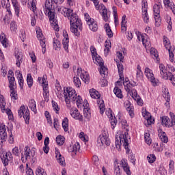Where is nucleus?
<instances>
[{
	"mask_svg": "<svg viewBox=\"0 0 175 175\" xmlns=\"http://www.w3.org/2000/svg\"><path fill=\"white\" fill-rule=\"evenodd\" d=\"M62 14L64 17H70V31L75 35V36H80V31L83 29L81 27V20L79 19L77 14H73V10L63 8L62 9Z\"/></svg>",
	"mask_w": 175,
	"mask_h": 175,
	"instance_id": "nucleus-1",
	"label": "nucleus"
},
{
	"mask_svg": "<svg viewBox=\"0 0 175 175\" xmlns=\"http://www.w3.org/2000/svg\"><path fill=\"white\" fill-rule=\"evenodd\" d=\"M64 96L68 109H70V102L75 105L76 103L77 107L80 109L83 105V99L81 96H77L76 90L72 88H66L64 89Z\"/></svg>",
	"mask_w": 175,
	"mask_h": 175,
	"instance_id": "nucleus-2",
	"label": "nucleus"
},
{
	"mask_svg": "<svg viewBox=\"0 0 175 175\" xmlns=\"http://www.w3.org/2000/svg\"><path fill=\"white\" fill-rule=\"evenodd\" d=\"M160 75L161 78L164 80H170L172 84L175 85V75H173L170 71L167 69V66L165 67L163 64L159 65Z\"/></svg>",
	"mask_w": 175,
	"mask_h": 175,
	"instance_id": "nucleus-3",
	"label": "nucleus"
},
{
	"mask_svg": "<svg viewBox=\"0 0 175 175\" xmlns=\"http://www.w3.org/2000/svg\"><path fill=\"white\" fill-rule=\"evenodd\" d=\"M96 7V10H102L101 16L104 21H107L109 20V15H107V9L105 7V5L100 4L98 0H92Z\"/></svg>",
	"mask_w": 175,
	"mask_h": 175,
	"instance_id": "nucleus-4",
	"label": "nucleus"
},
{
	"mask_svg": "<svg viewBox=\"0 0 175 175\" xmlns=\"http://www.w3.org/2000/svg\"><path fill=\"white\" fill-rule=\"evenodd\" d=\"M122 137L121 136H120V142L118 141H116L115 144H116V148H118L120 150V148H121V143L122 142L123 143V146H124V148L126 150V154H129V148L128 147V146H129V143L128 142V138L126 137V133H124V135H122Z\"/></svg>",
	"mask_w": 175,
	"mask_h": 175,
	"instance_id": "nucleus-5",
	"label": "nucleus"
},
{
	"mask_svg": "<svg viewBox=\"0 0 175 175\" xmlns=\"http://www.w3.org/2000/svg\"><path fill=\"white\" fill-rule=\"evenodd\" d=\"M18 114L19 118H21L23 117L25 124L28 125L29 124V110L28 109H25V106L22 105L18 111Z\"/></svg>",
	"mask_w": 175,
	"mask_h": 175,
	"instance_id": "nucleus-6",
	"label": "nucleus"
},
{
	"mask_svg": "<svg viewBox=\"0 0 175 175\" xmlns=\"http://www.w3.org/2000/svg\"><path fill=\"white\" fill-rule=\"evenodd\" d=\"M94 58H95L96 62H97V64L100 66V70H99L100 75L103 77H105V76H107V73H108L107 68L105 66V64L103 63V59H102V57H100V56L98 57V55H96Z\"/></svg>",
	"mask_w": 175,
	"mask_h": 175,
	"instance_id": "nucleus-7",
	"label": "nucleus"
},
{
	"mask_svg": "<svg viewBox=\"0 0 175 175\" xmlns=\"http://www.w3.org/2000/svg\"><path fill=\"white\" fill-rule=\"evenodd\" d=\"M171 121L170 119L167 118V116H163L161 118V124L164 125V126H173L175 125V115L174 113H170Z\"/></svg>",
	"mask_w": 175,
	"mask_h": 175,
	"instance_id": "nucleus-8",
	"label": "nucleus"
},
{
	"mask_svg": "<svg viewBox=\"0 0 175 175\" xmlns=\"http://www.w3.org/2000/svg\"><path fill=\"white\" fill-rule=\"evenodd\" d=\"M48 16L49 17V20L51 21V25L55 31H59V27H58V23H57V21H55V14L51 10L48 11Z\"/></svg>",
	"mask_w": 175,
	"mask_h": 175,
	"instance_id": "nucleus-9",
	"label": "nucleus"
},
{
	"mask_svg": "<svg viewBox=\"0 0 175 175\" xmlns=\"http://www.w3.org/2000/svg\"><path fill=\"white\" fill-rule=\"evenodd\" d=\"M97 143L101 146H110V139L106 133H103L98 137Z\"/></svg>",
	"mask_w": 175,
	"mask_h": 175,
	"instance_id": "nucleus-10",
	"label": "nucleus"
},
{
	"mask_svg": "<svg viewBox=\"0 0 175 175\" xmlns=\"http://www.w3.org/2000/svg\"><path fill=\"white\" fill-rule=\"evenodd\" d=\"M144 73L146 77L150 79L152 85L155 87V85H157V81H155V77H154V74L152 73V70L146 67L145 68Z\"/></svg>",
	"mask_w": 175,
	"mask_h": 175,
	"instance_id": "nucleus-11",
	"label": "nucleus"
},
{
	"mask_svg": "<svg viewBox=\"0 0 175 175\" xmlns=\"http://www.w3.org/2000/svg\"><path fill=\"white\" fill-rule=\"evenodd\" d=\"M0 108L2 113H6L8 116L12 114V110L10 109H6V102L5 101V98H3V96H0Z\"/></svg>",
	"mask_w": 175,
	"mask_h": 175,
	"instance_id": "nucleus-12",
	"label": "nucleus"
},
{
	"mask_svg": "<svg viewBox=\"0 0 175 175\" xmlns=\"http://www.w3.org/2000/svg\"><path fill=\"white\" fill-rule=\"evenodd\" d=\"M63 36H64L63 39V47L66 53H69V37L68 36V33L64 31Z\"/></svg>",
	"mask_w": 175,
	"mask_h": 175,
	"instance_id": "nucleus-13",
	"label": "nucleus"
},
{
	"mask_svg": "<svg viewBox=\"0 0 175 175\" xmlns=\"http://www.w3.org/2000/svg\"><path fill=\"white\" fill-rule=\"evenodd\" d=\"M0 136H1V143H3V142H6V139H8V133H6V127L5 125L0 126Z\"/></svg>",
	"mask_w": 175,
	"mask_h": 175,
	"instance_id": "nucleus-14",
	"label": "nucleus"
},
{
	"mask_svg": "<svg viewBox=\"0 0 175 175\" xmlns=\"http://www.w3.org/2000/svg\"><path fill=\"white\" fill-rule=\"evenodd\" d=\"M55 157L57 162L60 165H62V166H64V165H65V158L62 157V155L61 154V152H59V150H58L57 148H55Z\"/></svg>",
	"mask_w": 175,
	"mask_h": 175,
	"instance_id": "nucleus-15",
	"label": "nucleus"
},
{
	"mask_svg": "<svg viewBox=\"0 0 175 175\" xmlns=\"http://www.w3.org/2000/svg\"><path fill=\"white\" fill-rule=\"evenodd\" d=\"M70 115L75 120H79V121H83V116L80 115V112L77 109H74L70 111Z\"/></svg>",
	"mask_w": 175,
	"mask_h": 175,
	"instance_id": "nucleus-16",
	"label": "nucleus"
},
{
	"mask_svg": "<svg viewBox=\"0 0 175 175\" xmlns=\"http://www.w3.org/2000/svg\"><path fill=\"white\" fill-rule=\"evenodd\" d=\"M131 94L132 98L136 100L137 105H139V106H143V100L137 95V92L135 90H131Z\"/></svg>",
	"mask_w": 175,
	"mask_h": 175,
	"instance_id": "nucleus-17",
	"label": "nucleus"
},
{
	"mask_svg": "<svg viewBox=\"0 0 175 175\" xmlns=\"http://www.w3.org/2000/svg\"><path fill=\"white\" fill-rule=\"evenodd\" d=\"M24 150H25L24 155L25 157V161H27V159H31V157H35V152H32V151H31V148H29L28 146H25Z\"/></svg>",
	"mask_w": 175,
	"mask_h": 175,
	"instance_id": "nucleus-18",
	"label": "nucleus"
},
{
	"mask_svg": "<svg viewBox=\"0 0 175 175\" xmlns=\"http://www.w3.org/2000/svg\"><path fill=\"white\" fill-rule=\"evenodd\" d=\"M158 136L163 143H167V142H169V138L166 136V133L162 131V129H159L158 130Z\"/></svg>",
	"mask_w": 175,
	"mask_h": 175,
	"instance_id": "nucleus-19",
	"label": "nucleus"
},
{
	"mask_svg": "<svg viewBox=\"0 0 175 175\" xmlns=\"http://www.w3.org/2000/svg\"><path fill=\"white\" fill-rule=\"evenodd\" d=\"M124 106L126 107V111H129L130 117L133 118V106L132 105V104H131V102L126 101L124 103Z\"/></svg>",
	"mask_w": 175,
	"mask_h": 175,
	"instance_id": "nucleus-20",
	"label": "nucleus"
},
{
	"mask_svg": "<svg viewBox=\"0 0 175 175\" xmlns=\"http://www.w3.org/2000/svg\"><path fill=\"white\" fill-rule=\"evenodd\" d=\"M117 66H118V73H119V77H120V80H122L124 81V66L122 65V64H121V62H118L117 64Z\"/></svg>",
	"mask_w": 175,
	"mask_h": 175,
	"instance_id": "nucleus-21",
	"label": "nucleus"
},
{
	"mask_svg": "<svg viewBox=\"0 0 175 175\" xmlns=\"http://www.w3.org/2000/svg\"><path fill=\"white\" fill-rule=\"evenodd\" d=\"M15 57L16 59V66H18V68H20L21 64H23V54H21V53L18 52L15 54Z\"/></svg>",
	"mask_w": 175,
	"mask_h": 175,
	"instance_id": "nucleus-22",
	"label": "nucleus"
},
{
	"mask_svg": "<svg viewBox=\"0 0 175 175\" xmlns=\"http://www.w3.org/2000/svg\"><path fill=\"white\" fill-rule=\"evenodd\" d=\"M91 98L93 99H99L100 98V94L95 89H90L89 91Z\"/></svg>",
	"mask_w": 175,
	"mask_h": 175,
	"instance_id": "nucleus-23",
	"label": "nucleus"
},
{
	"mask_svg": "<svg viewBox=\"0 0 175 175\" xmlns=\"http://www.w3.org/2000/svg\"><path fill=\"white\" fill-rule=\"evenodd\" d=\"M12 3L15 10L16 14L17 17H18L20 14V5H18V2L17 1V0H12Z\"/></svg>",
	"mask_w": 175,
	"mask_h": 175,
	"instance_id": "nucleus-24",
	"label": "nucleus"
},
{
	"mask_svg": "<svg viewBox=\"0 0 175 175\" xmlns=\"http://www.w3.org/2000/svg\"><path fill=\"white\" fill-rule=\"evenodd\" d=\"M1 5L4 9L7 10L9 14H12V12L10 11V3L9 2V0H1Z\"/></svg>",
	"mask_w": 175,
	"mask_h": 175,
	"instance_id": "nucleus-25",
	"label": "nucleus"
},
{
	"mask_svg": "<svg viewBox=\"0 0 175 175\" xmlns=\"http://www.w3.org/2000/svg\"><path fill=\"white\" fill-rule=\"evenodd\" d=\"M88 25L89 26L90 29L93 31V32H96L98 31V24L96 22L92 21L91 22H88Z\"/></svg>",
	"mask_w": 175,
	"mask_h": 175,
	"instance_id": "nucleus-26",
	"label": "nucleus"
},
{
	"mask_svg": "<svg viewBox=\"0 0 175 175\" xmlns=\"http://www.w3.org/2000/svg\"><path fill=\"white\" fill-rule=\"evenodd\" d=\"M165 6H167V8H170L171 10H172V13L175 16V5L173 3H171L170 0H164L163 1Z\"/></svg>",
	"mask_w": 175,
	"mask_h": 175,
	"instance_id": "nucleus-27",
	"label": "nucleus"
},
{
	"mask_svg": "<svg viewBox=\"0 0 175 175\" xmlns=\"http://www.w3.org/2000/svg\"><path fill=\"white\" fill-rule=\"evenodd\" d=\"M64 132L69 131V120L68 118H64L62 123Z\"/></svg>",
	"mask_w": 175,
	"mask_h": 175,
	"instance_id": "nucleus-28",
	"label": "nucleus"
},
{
	"mask_svg": "<svg viewBox=\"0 0 175 175\" xmlns=\"http://www.w3.org/2000/svg\"><path fill=\"white\" fill-rule=\"evenodd\" d=\"M105 49H104V53L106 57V55L109 54V51H110V49H111V42H110V40L105 41Z\"/></svg>",
	"mask_w": 175,
	"mask_h": 175,
	"instance_id": "nucleus-29",
	"label": "nucleus"
},
{
	"mask_svg": "<svg viewBox=\"0 0 175 175\" xmlns=\"http://www.w3.org/2000/svg\"><path fill=\"white\" fill-rule=\"evenodd\" d=\"M0 41L3 47H8V39L5 33H1L0 35Z\"/></svg>",
	"mask_w": 175,
	"mask_h": 175,
	"instance_id": "nucleus-30",
	"label": "nucleus"
},
{
	"mask_svg": "<svg viewBox=\"0 0 175 175\" xmlns=\"http://www.w3.org/2000/svg\"><path fill=\"white\" fill-rule=\"evenodd\" d=\"M147 0H142V17L148 16L147 12Z\"/></svg>",
	"mask_w": 175,
	"mask_h": 175,
	"instance_id": "nucleus-31",
	"label": "nucleus"
},
{
	"mask_svg": "<svg viewBox=\"0 0 175 175\" xmlns=\"http://www.w3.org/2000/svg\"><path fill=\"white\" fill-rule=\"evenodd\" d=\"M81 79L85 84H88V83H90V75L87 72H84L81 74Z\"/></svg>",
	"mask_w": 175,
	"mask_h": 175,
	"instance_id": "nucleus-32",
	"label": "nucleus"
},
{
	"mask_svg": "<svg viewBox=\"0 0 175 175\" xmlns=\"http://www.w3.org/2000/svg\"><path fill=\"white\" fill-rule=\"evenodd\" d=\"M29 107L31 109V111H33L35 114L38 113V111L36 110V102H35V100H30Z\"/></svg>",
	"mask_w": 175,
	"mask_h": 175,
	"instance_id": "nucleus-33",
	"label": "nucleus"
},
{
	"mask_svg": "<svg viewBox=\"0 0 175 175\" xmlns=\"http://www.w3.org/2000/svg\"><path fill=\"white\" fill-rule=\"evenodd\" d=\"M43 87V91H44V98L45 99V100H49V84H44L42 85Z\"/></svg>",
	"mask_w": 175,
	"mask_h": 175,
	"instance_id": "nucleus-34",
	"label": "nucleus"
},
{
	"mask_svg": "<svg viewBox=\"0 0 175 175\" xmlns=\"http://www.w3.org/2000/svg\"><path fill=\"white\" fill-rule=\"evenodd\" d=\"M113 92L117 98H119L120 99H122V98H124L122 92L121 91V89L118 88V87H115L113 89Z\"/></svg>",
	"mask_w": 175,
	"mask_h": 175,
	"instance_id": "nucleus-35",
	"label": "nucleus"
},
{
	"mask_svg": "<svg viewBox=\"0 0 175 175\" xmlns=\"http://www.w3.org/2000/svg\"><path fill=\"white\" fill-rule=\"evenodd\" d=\"M83 114L85 118H86L87 121H90L91 118V109L90 108H84L83 109Z\"/></svg>",
	"mask_w": 175,
	"mask_h": 175,
	"instance_id": "nucleus-36",
	"label": "nucleus"
},
{
	"mask_svg": "<svg viewBox=\"0 0 175 175\" xmlns=\"http://www.w3.org/2000/svg\"><path fill=\"white\" fill-rule=\"evenodd\" d=\"M8 81L10 90H13L16 85V78L14 77H10L8 78Z\"/></svg>",
	"mask_w": 175,
	"mask_h": 175,
	"instance_id": "nucleus-37",
	"label": "nucleus"
},
{
	"mask_svg": "<svg viewBox=\"0 0 175 175\" xmlns=\"http://www.w3.org/2000/svg\"><path fill=\"white\" fill-rule=\"evenodd\" d=\"M105 29L106 31L107 35L109 38H113V31H111V29L110 28V25L107 23L105 25Z\"/></svg>",
	"mask_w": 175,
	"mask_h": 175,
	"instance_id": "nucleus-38",
	"label": "nucleus"
},
{
	"mask_svg": "<svg viewBox=\"0 0 175 175\" xmlns=\"http://www.w3.org/2000/svg\"><path fill=\"white\" fill-rule=\"evenodd\" d=\"M53 47L55 50H61V42L57 38H53Z\"/></svg>",
	"mask_w": 175,
	"mask_h": 175,
	"instance_id": "nucleus-39",
	"label": "nucleus"
},
{
	"mask_svg": "<svg viewBox=\"0 0 175 175\" xmlns=\"http://www.w3.org/2000/svg\"><path fill=\"white\" fill-rule=\"evenodd\" d=\"M122 31H126V16L124 15L121 22Z\"/></svg>",
	"mask_w": 175,
	"mask_h": 175,
	"instance_id": "nucleus-40",
	"label": "nucleus"
},
{
	"mask_svg": "<svg viewBox=\"0 0 175 175\" xmlns=\"http://www.w3.org/2000/svg\"><path fill=\"white\" fill-rule=\"evenodd\" d=\"M52 5L50 3V1L46 0L44 9L46 10L44 11L45 14H47V12L51 10Z\"/></svg>",
	"mask_w": 175,
	"mask_h": 175,
	"instance_id": "nucleus-41",
	"label": "nucleus"
},
{
	"mask_svg": "<svg viewBox=\"0 0 175 175\" xmlns=\"http://www.w3.org/2000/svg\"><path fill=\"white\" fill-rule=\"evenodd\" d=\"M98 104L99 105V109H100V112L101 114H103V113H105V103L103 101V100H97Z\"/></svg>",
	"mask_w": 175,
	"mask_h": 175,
	"instance_id": "nucleus-42",
	"label": "nucleus"
},
{
	"mask_svg": "<svg viewBox=\"0 0 175 175\" xmlns=\"http://www.w3.org/2000/svg\"><path fill=\"white\" fill-rule=\"evenodd\" d=\"M64 142H65V137L62 135H59L56 137V143L59 146H62L64 144Z\"/></svg>",
	"mask_w": 175,
	"mask_h": 175,
	"instance_id": "nucleus-43",
	"label": "nucleus"
},
{
	"mask_svg": "<svg viewBox=\"0 0 175 175\" xmlns=\"http://www.w3.org/2000/svg\"><path fill=\"white\" fill-rule=\"evenodd\" d=\"M10 96L12 99H14V100H17V99H18L17 93L16 92V90H14V88H13L12 90L10 89Z\"/></svg>",
	"mask_w": 175,
	"mask_h": 175,
	"instance_id": "nucleus-44",
	"label": "nucleus"
},
{
	"mask_svg": "<svg viewBox=\"0 0 175 175\" xmlns=\"http://www.w3.org/2000/svg\"><path fill=\"white\" fill-rule=\"evenodd\" d=\"M27 83L29 88H31L33 84V80L32 79V76L31 74H28L27 76Z\"/></svg>",
	"mask_w": 175,
	"mask_h": 175,
	"instance_id": "nucleus-45",
	"label": "nucleus"
},
{
	"mask_svg": "<svg viewBox=\"0 0 175 175\" xmlns=\"http://www.w3.org/2000/svg\"><path fill=\"white\" fill-rule=\"evenodd\" d=\"M74 84L77 88H80L81 86V81H80L79 77H74Z\"/></svg>",
	"mask_w": 175,
	"mask_h": 175,
	"instance_id": "nucleus-46",
	"label": "nucleus"
},
{
	"mask_svg": "<svg viewBox=\"0 0 175 175\" xmlns=\"http://www.w3.org/2000/svg\"><path fill=\"white\" fill-rule=\"evenodd\" d=\"M109 118H111L110 123L112 126V129H114V128H116V125H117V119L116 118H113V113H111Z\"/></svg>",
	"mask_w": 175,
	"mask_h": 175,
	"instance_id": "nucleus-47",
	"label": "nucleus"
},
{
	"mask_svg": "<svg viewBox=\"0 0 175 175\" xmlns=\"http://www.w3.org/2000/svg\"><path fill=\"white\" fill-rule=\"evenodd\" d=\"M40 44L42 49V54H44L46 53V40H44V38L40 39Z\"/></svg>",
	"mask_w": 175,
	"mask_h": 175,
	"instance_id": "nucleus-48",
	"label": "nucleus"
},
{
	"mask_svg": "<svg viewBox=\"0 0 175 175\" xmlns=\"http://www.w3.org/2000/svg\"><path fill=\"white\" fill-rule=\"evenodd\" d=\"M36 175H47L46 172L44 171V169L38 167L36 170Z\"/></svg>",
	"mask_w": 175,
	"mask_h": 175,
	"instance_id": "nucleus-49",
	"label": "nucleus"
},
{
	"mask_svg": "<svg viewBox=\"0 0 175 175\" xmlns=\"http://www.w3.org/2000/svg\"><path fill=\"white\" fill-rule=\"evenodd\" d=\"M52 107L56 114H58V112L59 111V107L58 106V104L55 101L52 100Z\"/></svg>",
	"mask_w": 175,
	"mask_h": 175,
	"instance_id": "nucleus-50",
	"label": "nucleus"
},
{
	"mask_svg": "<svg viewBox=\"0 0 175 175\" xmlns=\"http://www.w3.org/2000/svg\"><path fill=\"white\" fill-rule=\"evenodd\" d=\"M157 157H155V154H149L147 157V160L149 163H154V161H156Z\"/></svg>",
	"mask_w": 175,
	"mask_h": 175,
	"instance_id": "nucleus-51",
	"label": "nucleus"
},
{
	"mask_svg": "<svg viewBox=\"0 0 175 175\" xmlns=\"http://www.w3.org/2000/svg\"><path fill=\"white\" fill-rule=\"evenodd\" d=\"M163 98H165L166 102H170V94L167 90L164 89V94H163Z\"/></svg>",
	"mask_w": 175,
	"mask_h": 175,
	"instance_id": "nucleus-52",
	"label": "nucleus"
},
{
	"mask_svg": "<svg viewBox=\"0 0 175 175\" xmlns=\"http://www.w3.org/2000/svg\"><path fill=\"white\" fill-rule=\"evenodd\" d=\"M79 150H80V144H79V142H77L72 146L73 154L76 155V153L77 152V151H79Z\"/></svg>",
	"mask_w": 175,
	"mask_h": 175,
	"instance_id": "nucleus-53",
	"label": "nucleus"
},
{
	"mask_svg": "<svg viewBox=\"0 0 175 175\" xmlns=\"http://www.w3.org/2000/svg\"><path fill=\"white\" fill-rule=\"evenodd\" d=\"M1 160L4 166H6L9 164V159H8V153H6L5 155H3V157H1Z\"/></svg>",
	"mask_w": 175,
	"mask_h": 175,
	"instance_id": "nucleus-54",
	"label": "nucleus"
},
{
	"mask_svg": "<svg viewBox=\"0 0 175 175\" xmlns=\"http://www.w3.org/2000/svg\"><path fill=\"white\" fill-rule=\"evenodd\" d=\"M155 25L159 27L161 25V16L154 14Z\"/></svg>",
	"mask_w": 175,
	"mask_h": 175,
	"instance_id": "nucleus-55",
	"label": "nucleus"
},
{
	"mask_svg": "<svg viewBox=\"0 0 175 175\" xmlns=\"http://www.w3.org/2000/svg\"><path fill=\"white\" fill-rule=\"evenodd\" d=\"M153 12L156 16L159 15L161 13V10H159V5L155 4L153 6Z\"/></svg>",
	"mask_w": 175,
	"mask_h": 175,
	"instance_id": "nucleus-56",
	"label": "nucleus"
},
{
	"mask_svg": "<svg viewBox=\"0 0 175 175\" xmlns=\"http://www.w3.org/2000/svg\"><path fill=\"white\" fill-rule=\"evenodd\" d=\"M10 29L13 32H16V31H17V24L14 21H12L10 23Z\"/></svg>",
	"mask_w": 175,
	"mask_h": 175,
	"instance_id": "nucleus-57",
	"label": "nucleus"
},
{
	"mask_svg": "<svg viewBox=\"0 0 175 175\" xmlns=\"http://www.w3.org/2000/svg\"><path fill=\"white\" fill-rule=\"evenodd\" d=\"M150 53L151 55H153L154 57V58H158L159 55H158V51H157V49L154 48H151L150 49Z\"/></svg>",
	"mask_w": 175,
	"mask_h": 175,
	"instance_id": "nucleus-58",
	"label": "nucleus"
},
{
	"mask_svg": "<svg viewBox=\"0 0 175 175\" xmlns=\"http://www.w3.org/2000/svg\"><path fill=\"white\" fill-rule=\"evenodd\" d=\"M144 139H145V142H146V143H147V144H151V138H150V133H146L144 134Z\"/></svg>",
	"mask_w": 175,
	"mask_h": 175,
	"instance_id": "nucleus-59",
	"label": "nucleus"
},
{
	"mask_svg": "<svg viewBox=\"0 0 175 175\" xmlns=\"http://www.w3.org/2000/svg\"><path fill=\"white\" fill-rule=\"evenodd\" d=\"M167 50H168L169 51V57H170V61L171 62H173V61H174V59L173 58H174V51L173 53V51H172V50L170 49V48L167 49Z\"/></svg>",
	"mask_w": 175,
	"mask_h": 175,
	"instance_id": "nucleus-60",
	"label": "nucleus"
},
{
	"mask_svg": "<svg viewBox=\"0 0 175 175\" xmlns=\"http://www.w3.org/2000/svg\"><path fill=\"white\" fill-rule=\"evenodd\" d=\"M12 154L15 155V157H20V150H18V147H15L12 149Z\"/></svg>",
	"mask_w": 175,
	"mask_h": 175,
	"instance_id": "nucleus-61",
	"label": "nucleus"
},
{
	"mask_svg": "<svg viewBox=\"0 0 175 175\" xmlns=\"http://www.w3.org/2000/svg\"><path fill=\"white\" fill-rule=\"evenodd\" d=\"M90 51L92 53V56L93 58H95V57L98 55V53H96V49H95V46H92L90 47Z\"/></svg>",
	"mask_w": 175,
	"mask_h": 175,
	"instance_id": "nucleus-62",
	"label": "nucleus"
},
{
	"mask_svg": "<svg viewBox=\"0 0 175 175\" xmlns=\"http://www.w3.org/2000/svg\"><path fill=\"white\" fill-rule=\"evenodd\" d=\"M163 43L165 49H170V42H169L167 38L163 37Z\"/></svg>",
	"mask_w": 175,
	"mask_h": 175,
	"instance_id": "nucleus-63",
	"label": "nucleus"
},
{
	"mask_svg": "<svg viewBox=\"0 0 175 175\" xmlns=\"http://www.w3.org/2000/svg\"><path fill=\"white\" fill-rule=\"evenodd\" d=\"M114 170L116 175H121V170L120 169L118 164L115 165Z\"/></svg>",
	"mask_w": 175,
	"mask_h": 175,
	"instance_id": "nucleus-64",
	"label": "nucleus"
}]
</instances>
